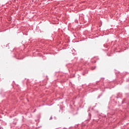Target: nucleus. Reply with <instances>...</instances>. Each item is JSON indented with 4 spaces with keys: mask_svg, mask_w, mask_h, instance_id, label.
Wrapping results in <instances>:
<instances>
[{
    "mask_svg": "<svg viewBox=\"0 0 129 129\" xmlns=\"http://www.w3.org/2000/svg\"><path fill=\"white\" fill-rule=\"evenodd\" d=\"M0 129H3V127H0Z\"/></svg>",
    "mask_w": 129,
    "mask_h": 129,
    "instance_id": "nucleus-1",
    "label": "nucleus"
}]
</instances>
